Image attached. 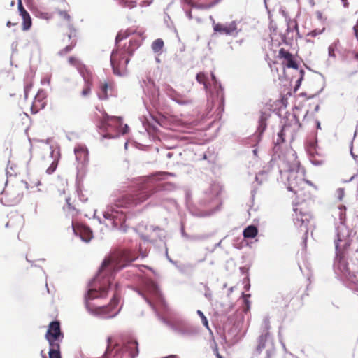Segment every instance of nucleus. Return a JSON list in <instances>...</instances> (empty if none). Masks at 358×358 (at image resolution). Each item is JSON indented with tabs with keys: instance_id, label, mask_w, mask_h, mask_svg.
Masks as SVG:
<instances>
[{
	"instance_id": "obj_9",
	"label": "nucleus",
	"mask_w": 358,
	"mask_h": 358,
	"mask_svg": "<svg viewBox=\"0 0 358 358\" xmlns=\"http://www.w3.org/2000/svg\"><path fill=\"white\" fill-rule=\"evenodd\" d=\"M129 61V57L125 58V55L122 54L118 48L113 49L110 58L113 73L120 77L124 76L127 74L126 67Z\"/></svg>"
},
{
	"instance_id": "obj_18",
	"label": "nucleus",
	"mask_w": 358,
	"mask_h": 358,
	"mask_svg": "<svg viewBox=\"0 0 358 358\" xmlns=\"http://www.w3.org/2000/svg\"><path fill=\"white\" fill-rule=\"evenodd\" d=\"M76 159L82 166H85L89 162V151L86 146L78 145L74 148Z\"/></svg>"
},
{
	"instance_id": "obj_15",
	"label": "nucleus",
	"mask_w": 358,
	"mask_h": 358,
	"mask_svg": "<svg viewBox=\"0 0 358 358\" xmlns=\"http://www.w3.org/2000/svg\"><path fill=\"white\" fill-rule=\"evenodd\" d=\"M221 192V187L217 183H212L209 188L204 192L205 198L201 199V204L206 206L216 199Z\"/></svg>"
},
{
	"instance_id": "obj_58",
	"label": "nucleus",
	"mask_w": 358,
	"mask_h": 358,
	"mask_svg": "<svg viewBox=\"0 0 358 358\" xmlns=\"http://www.w3.org/2000/svg\"><path fill=\"white\" fill-rule=\"evenodd\" d=\"M303 80H302V78H299L298 80L296 81L294 89V92H296L298 90V89L300 87Z\"/></svg>"
},
{
	"instance_id": "obj_8",
	"label": "nucleus",
	"mask_w": 358,
	"mask_h": 358,
	"mask_svg": "<svg viewBox=\"0 0 358 358\" xmlns=\"http://www.w3.org/2000/svg\"><path fill=\"white\" fill-rule=\"evenodd\" d=\"M263 350L266 353L264 358H272L275 355L274 343L268 331H265L257 338V345L251 358H258Z\"/></svg>"
},
{
	"instance_id": "obj_43",
	"label": "nucleus",
	"mask_w": 358,
	"mask_h": 358,
	"mask_svg": "<svg viewBox=\"0 0 358 358\" xmlns=\"http://www.w3.org/2000/svg\"><path fill=\"white\" fill-rule=\"evenodd\" d=\"M267 173L265 171H259L255 176V180L261 185L266 180Z\"/></svg>"
},
{
	"instance_id": "obj_53",
	"label": "nucleus",
	"mask_w": 358,
	"mask_h": 358,
	"mask_svg": "<svg viewBox=\"0 0 358 358\" xmlns=\"http://www.w3.org/2000/svg\"><path fill=\"white\" fill-rule=\"evenodd\" d=\"M213 352L215 355L216 358H224V357L221 354H220L217 345L216 344L215 345V347L213 348Z\"/></svg>"
},
{
	"instance_id": "obj_44",
	"label": "nucleus",
	"mask_w": 358,
	"mask_h": 358,
	"mask_svg": "<svg viewBox=\"0 0 358 358\" xmlns=\"http://www.w3.org/2000/svg\"><path fill=\"white\" fill-rule=\"evenodd\" d=\"M286 67L289 69H299V64L298 62L294 59V57H291L287 61V63L285 64Z\"/></svg>"
},
{
	"instance_id": "obj_52",
	"label": "nucleus",
	"mask_w": 358,
	"mask_h": 358,
	"mask_svg": "<svg viewBox=\"0 0 358 358\" xmlns=\"http://www.w3.org/2000/svg\"><path fill=\"white\" fill-rule=\"evenodd\" d=\"M59 15L68 21H70L71 20V16L65 10H60L59 12Z\"/></svg>"
},
{
	"instance_id": "obj_32",
	"label": "nucleus",
	"mask_w": 358,
	"mask_h": 358,
	"mask_svg": "<svg viewBox=\"0 0 358 358\" xmlns=\"http://www.w3.org/2000/svg\"><path fill=\"white\" fill-rule=\"evenodd\" d=\"M22 30L28 31L32 25L31 18L29 13L24 14L22 17Z\"/></svg>"
},
{
	"instance_id": "obj_60",
	"label": "nucleus",
	"mask_w": 358,
	"mask_h": 358,
	"mask_svg": "<svg viewBox=\"0 0 358 358\" xmlns=\"http://www.w3.org/2000/svg\"><path fill=\"white\" fill-rule=\"evenodd\" d=\"M338 199L340 201L342 200L343 196H344V189L342 188L338 189Z\"/></svg>"
},
{
	"instance_id": "obj_41",
	"label": "nucleus",
	"mask_w": 358,
	"mask_h": 358,
	"mask_svg": "<svg viewBox=\"0 0 358 358\" xmlns=\"http://www.w3.org/2000/svg\"><path fill=\"white\" fill-rule=\"evenodd\" d=\"M196 313H197V315L201 317L203 325V326H204L207 329H208L209 331H210V327H209V324H208V320L207 317L205 316V315L203 314V313L201 310H198L196 311Z\"/></svg>"
},
{
	"instance_id": "obj_28",
	"label": "nucleus",
	"mask_w": 358,
	"mask_h": 358,
	"mask_svg": "<svg viewBox=\"0 0 358 358\" xmlns=\"http://www.w3.org/2000/svg\"><path fill=\"white\" fill-rule=\"evenodd\" d=\"M134 34L135 31L130 29L120 31L115 37V45H117V44L123 39L127 38Z\"/></svg>"
},
{
	"instance_id": "obj_7",
	"label": "nucleus",
	"mask_w": 358,
	"mask_h": 358,
	"mask_svg": "<svg viewBox=\"0 0 358 358\" xmlns=\"http://www.w3.org/2000/svg\"><path fill=\"white\" fill-rule=\"evenodd\" d=\"M345 251L336 252V257L334 262V270L335 274L340 278L345 285V282L357 279V273L351 272L348 268V264L345 259Z\"/></svg>"
},
{
	"instance_id": "obj_54",
	"label": "nucleus",
	"mask_w": 358,
	"mask_h": 358,
	"mask_svg": "<svg viewBox=\"0 0 358 358\" xmlns=\"http://www.w3.org/2000/svg\"><path fill=\"white\" fill-rule=\"evenodd\" d=\"M243 283L245 284L244 285V288L245 290H249L250 288V282H249V277L248 276H246L244 279H243Z\"/></svg>"
},
{
	"instance_id": "obj_51",
	"label": "nucleus",
	"mask_w": 358,
	"mask_h": 358,
	"mask_svg": "<svg viewBox=\"0 0 358 358\" xmlns=\"http://www.w3.org/2000/svg\"><path fill=\"white\" fill-rule=\"evenodd\" d=\"M206 292L204 293V296L206 299H208L209 301L212 299V292L210 289V288L206 285H204Z\"/></svg>"
},
{
	"instance_id": "obj_48",
	"label": "nucleus",
	"mask_w": 358,
	"mask_h": 358,
	"mask_svg": "<svg viewBox=\"0 0 358 358\" xmlns=\"http://www.w3.org/2000/svg\"><path fill=\"white\" fill-rule=\"evenodd\" d=\"M46 97V92L44 90L41 89L38 91V93L36 94L35 96V99L41 101Z\"/></svg>"
},
{
	"instance_id": "obj_2",
	"label": "nucleus",
	"mask_w": 358,
	"mask_h": 358,
	"mask_svg": "<svg viewBox=\"0 0 358 358\" xmlns=\"http://www.w3.org/2000/svg\"><path fill=\"white\" fill-rule=\"evenodd\" d=\"M169 176H173L169 172H158L155 177L138 187L134 194H125L115 200L114 204L107 206V210L103 212V224L106 227L114 229H120L126 222L125 213L120 208H131L138 203L143 202L155 193L171 192L175 189L171 182H157V180H164ZM100 224L103 222L97 217Z\"/></svg>"
},
{
	"instance_id": "obj_11",
	"label": "nucleus",
	"mask_w": 358,
	"mask_h": 358,
	"mask_svg": "<svg viewBox=\"0 0 358 358\" xmlns=\"http://www.w3.org/2000/svg\"><path fill=\"white\" fill-rule=\"evenodd\" d=\"M45 338L48 343H50V341H51V343H60L64 338V334L62 331L59 320H53L49 324Z\"/></svg>"
},
{
	"instance_id": "obj_36",
	"label": "nucleus",
	"mask_w": 358,
	"mask_h": 358,
	"mask_svg": "<svg viewBox=\"0 0 358 358\" xmlns=\"http://www.w3.org/2000/svg\"><path fill=\"white\" fill-rule=\"evenodd\" d=\"M345 286L353 292L358 293V273H357V279H353L348 282H345Z\"/></svg>"
},
{
	"instance_id": "obj_31",
	"label": "nucleus",
	"mask_w": 358,
	"mask_h": 358,
	"mask_svg": "<svg viewBox=\"0 0 358 358\" xmlns=\"http://www.w3.org/2000/svg\"><path fill=\"white\" fill-rule=\"evenodd\" d=\"M164 45V41L162 38H157L152 42L151 47L155 53L159 54L161 53Z\"/></svg>"
},
{
	"instance_id": "obj_27",
	"label": "nucleus",
	"mask_w": 358,
	"mask_h": 358,
	"mask_svg": "<svg viewBox=\"0 0 358 358\" xmlns=\"http://www.w3.org/2000/svg\"><path fill=\"white\" fill-rule=\"evenodd\" d=\"M187 208L189 212L190 213V214L194 217H206V216H208L210 215V213L200 210L196 207H195L193 204H191V205L187 206Z\"/></svg>"
},
{
	"instance_id": "obj_57",
	"label": "nucleus",
	"mask_w": 358,
	"mask_h": 358,
	"mask_svg": "<svg viewBox=\"0 0 358 358\" xmlns=\"http://www.w3.org/2000/svg\"><path fill=\"white\" fill-rule=\"evenodd\" d=\"M166 256L167 259L169 261V262H171L172 264H173L176 266V268H177V265H178V262L174 261L171 258H170V257L168 255V249L166 247Z\"/></svg>"
},
{
	"instance_id": "obj_47",
	"label": "nucleus",
	"mask_w": 358,
	"mask_h": 358,
	"mask_svg": "<svg viewBox=\"0 0 358 358\" xmlns=\"http://www.w3.org/2000/svg\"><path fill=\"white\" fill-rule=\"evenodd\" d=\"M159 96V92L158 89H155L152 92L150 100L152 103H156L158 102V99Z\"/></svg>"
},
{
	"instance_id": "obj_34",
	"label": "nucleus",
	"mask_w": 358,
	"mask_h": 358,
	"mask_svg": "<svg viewBox=\"0 0 358 358\" xmlns=\"http://www.w3.org/2000/svg\"><path fill=\"white\" fill-rule=\"evenodd\" d=\"M161 205L164 206V208L176 207L177 203L175 199L172 198L164 197L162 196H161Z\"/></svg>"
},
{
	"instance_id": "obj_56",
	"label": "nucleus",
	"mask_w": 358,
	"mask_h": 358,
	"mask_svg": "<svg viewBox=\"0 0 358 358\" xmlns=\"http://www.w3.org/2000/svg\"><path fill=\"white\" fill-rule=\"evenodd\" d=\"M185 201L187 206L192 204L191 202V194L189 192H187L185 194Z\"/></svg>"
},
{
	"instance_id": "obj_4",
	"label": "nucleus",
	"mask_w": 358,
	"mask_h": 358,
	"mask_svg": "<svg viewBox=\"0 0 358 358\" xmlns=\"http://www.w3.org/2000/svg\"><path fill=\"white\" fill-rule=\"evenodd\" d=\"M106 349L102 358H124L127 355L130 358H136L139 353L138 343L135 339L122 341V343L115 342L113 337L106 338Z\"/></svg>"
},
{
	"instance_id": "obj_25",
	"label": "nucleus",
	"mask_w": 358,
	"mask_h": 358,
	"mask_svg": "<svg viewBox=\"0 0 358 358\" xmlns=\"http://www.w3.org/2000/svg\"><path fill=\"white\" fill-rule=\"evenodd\" d=\"M49 345V358H62L60 352V343H51V341H50Z\"/></svg>"
},
{
	"instance_id": "obj_5",
	"label": "nucleus",
	"mask_w": 358,
	"mask_h": 358,
	"mask_svg": "<svg viewBox=\"0 0 358 358\" xmlns=\"http://www.w3.org/2000/svg\"><path fill=\"white\" fill-rule=\"evenodd\" d=\"M99 128L103 133L102 138H115L120 134L124 135L129 131L128 125H123L122 117L110 116L106 113H104L103 118L100 120Z\"/></svg>"
},
{
	"instance_id": "obj_61",
	"label": "nucleus",
	"mask_w": 358,
	"mask_h": 358,
	"mask_svg": "<svg viewBox=\"0 0 358 358\" xmlns=\"http://www.w3.org/2000/svg\"><path fill=\"white\" fill-rule=\"evenodd\" d=\"M313 157H310V162L313 164L315 165V166H320L322 164V161H319V160H315V159H313Z\"/></svg>"
},
{
	"instance_id": "obj_50",
	"label": "nucleus",
	"mask_w": 358,
	"mask_h": 358,
	"mask_svg": "<svg viewBox=\"0 0 358 358\" xmlns=\"http://www.w3.org/2000/svg\"><path fill=\"white\" fill-rule=\"evenodd\" d=\"M69 29L70 30V33L68 34V37L69 39H71L72 37H75L76 35V30L73 27V26L71 24H69Z\"/></svg>"
},
{
	"instance_id": "obj_62",
	"label": "nucleus",
	"mask_w": 358,
	"mask_h": 358,
	"mask_svg": "<svg viewBox=\"0 0 358 358\" xmlns=\"http://www.w3.org/2000/svg\"><path fill=\"white\" fill-rule=\"evenodd\" d=\"M240 271L243 275L248 276V268L245 266L240 267Z\"/></svg>"
},
{
	"instance_id": "obj_33",
	"label": "nucleus",
	"mask_w": 358,
	"mask_h": 358,
	"mask_svg": "<svg viewBox=\"0 0 358 358\" xmlns=\"http://www.w3.org/2000/svg\"><path fill=\"white\" fill-rule=\"evenodd\" d=\"M150 230L152 231L153 235L156 236L160 241H162L166 236V231L159 227L150 226Z\"/></svg>"
},
{
	"instance_id": "obj_26",
	"label": "nucleus",
	"mask_w": 358,
	"mask_h": 358,
	"mask_svg": "<svg viewBox=\"0 0 358 358\" xmlns=\"http://www.w3.org/2000/svg\"><path fill=\"white\" fill-rule=\"evenodd\" d=\"M257 234L258 229L253 224L248 225L243 231V235L245 238H254Z\"/></svg>"
},
{
	"instance_id": "obj_46",
	"label": "nucleus",
	"mask_w": 358,
	"mask_h": 358,
	"mask_svg": "<svg viewBox=\"0 0 358 358\" xmlns=\"http://www.w3.org/2000/svg\"><path fill=\"white\" fill-rule=\"evenodd\" d=\"M75 45H76V43L72 42L70 45H66L65 48H64L62 50H61L59 52V54L60 55H64L71 52L72 50V49L73 48V47L75 46Z\"/></svg>"
},
{
	"instance_id": "obj_39",
	"label": "nucleus",
	"mask_w": 358,
	"mask_h": 358,
	"mask_svg": "<svg viewBox=\"0 0 358 358\" xmlns=\"http://www.w3.org/2000/svg\"><path fill=\"white\" fill-rule=\"evenodd\" d=\"M339 43V40H336L334 43H332L328 48V55L330 57H336L335 50L337 49L338 45Z\"/></svg>"
},
{
	"instance_id": "obj_29",
	"label": "nucleus",
	"mask_w": 358,
	"mask_h": 358,
	"mask_svg": "<svg viewBox=\"0 0 358 358\" xmlns=\"http://www.w3.org/2000/svg\"><path fill=\"white\" fill-rule=\"evenodd\" d=\"M180 232H181L182 236L188 240L198 241V240H203L205 238V236H202V235L190 236V235L187 234L185 231V224L183 222H181Z\"/></svg>"
},
{
	"instance_id": "obj_12",
	"label": "nucleus",
	"mask_w": 358,
	"mask_h": 358,
	"mask_svg": "<svg viewBox=\"0 0 358 358\" xmlns=\"http://www.w3.org/2000/svg\"><path fill=\"white\" fill-rule=\"evenodd\" d=\"M287 190L295 194H298L299 191L302 189L301 186L304 184V179L302 176H298V171L293 169H289L287 171Z\"/></svg>"
},
{
	"instance_id": "obj_6",
	"label": "nucleus",
	"mask_w": 358,
	"mask_h": 358,
	"mask_svg": "<svg viewBox=\"0 0 358 358\" xmlns=\"http://www.w3.org/2000/svg\"><path fill=\"white\" fill-rule=\"evenodd\" d=\"M340 222L336 227L335 252L346 251L352 242L350 230L345 224V215L340 213Z\"/></svg>"
},
{
	"instance_id": "obj_24",
	"label": "nucleus",
	"mask_w": 358,
	"mask_h": 358,
	"mask_svg": "<svg viewBox=\"0 0 358 358\" xmlns=\"http://www.w3.org/2000/svg\"><path fill=\"white\" fill-rule=\"evenodd\" d=\"M196 267V264L192 263L178 264L177 269L178 271L184 275H190L193 273Z\"/></svg>"
},
{
	"instance_id": "obj_1",
	"label": "nucleus",
	"mask_w": 358,
	"mask_h": 358,
	"mask_svg": "<svg viewBox=\"0 0 358 358\" xmlns=\"http://www.w3.org/2000/svg\"><path fill=\"white\" fill-rule=\"evenodd\" d=\"M138 259L135 252L129 248L121 250L116 259L110 265L107 260H103L96 275L89 282L85 294V306L87 312L101 319H110L116 317L121 310V307L113 313L120 299V285L116 283L114 294L109 304L92 308L90 301L98 298H104L112 288V280L119 271L129 266Z\"/></svg>"
},
{
	"instance_id": "obj_30",
	"label": "nucleus",
	"mask_w": 358,
	"mask_h": 358,
	"mask_svg": "<svg viewBox=\"0 0 358 358\" xmlns=\"http://www.w3.org/2000/svg\"><path fill=\"white\" fill-rule=\"evenodd\" d=\"M221 0H213L210 3L206 4V3H194L191 4V6L194 8L199 9V10H207L210 9L212 7L217 5L218 3H220Z\"/></svg>"
},
{
	"instance_id": "obj_40",
	"label": "nucleus",
	"mask_w": 358,
	"mask_h": 358,
	"mask_svg": "<svg viewBox=\"0 0 358 358\" xmlns=\"http://www.w3.org/2000/svg\"><path fill=\"white\" fill-rule=\"evenodd\" d=\"M119 3L124 8H133L136 6V2L134 0H120Z\"/></svg>"
},
{
	"instance_id": "obj_64",
	"label": "nucleus",
	"mask_w": 358,
	"mask_h": 358,
	"mask_svg": "<svg viewBox=\"0 0 358 358\" xmlns=\"http://www.w3.org/2000/svg\"><path fill=\"white\" fill-rule=\"evenodd\" d=\"M90 92V87H85L82 91V95L83 96H86V95L89 94Z\"/></svg>"
},
{
	"instance_id": "obj_21",
	"label": "nucleus",
	"mask_w": 358,
	"mask_h": 358,
	"mask_svg": "<svg viewBox=\"0 0 358 358\" xmlns=\"http://www.w3.org/2000/svg\"><path fill=\"white\" fill-rule=\"evenodd\" d=\"M166 94L171 99H172L179 105H187L190 103V101L187 99H184L183 96L180 94L178 93L172 87H169V89H167Z\"/></svg>"
},
{
	"instance_id": "obj_3",
	"label": "nucleus",
	"mask_w": 358,
	"mask_h": 358,
	"mask_svg": "<svg viewBox=\"0 0 358 358\" xmlns=\"http://www.w3.org/2000/svg\"><path fill=\"white\" fill-rule=\"evenodd\" d=\"M145 289L152 299H150L141 290H137L138 294L141 296L152 308L157 318L171 329L173 332L185 338L193 337L198 334L197 328L194 327L186 320L181 317H172L169 319L159 313L157 310V306L166 308V303L159 287L155 281L151 279L147 280L145 282Z\"/></svg>"
},
{
	"instance_id": "obj_13",
	"label": "nucleus",
	"mask_w": 358,
	"mask_h": 358,
	"mask_svg": "<svg viewBox=\"0 0 358 358\" xmlns=\"http://www.w3.org/2000/svg\"><path fill=\"white\" fill-rule=\"evenodd\" d=\"M295 212V217L293 218L294 223L296 227H300L302 231H304V236L303 237V244L304 248L306 247L307 234H308V224L309 223L311 215L308 213H303L299 211L297 213L298 208H294Z\"/></svg>"
},
{
	"instance_id": "obj_20",
	"label": "nucleus",
	"mask_w": 358,
	"mask_h": 358,
	"mask_svg": "<svg viewBox=\"0 0 358 358\" xmlns=\"http://www.w3.org/2000/svg\"><path fill=\"white\" fill-rule=\"evenodd\" d=\"M69 62L70 64L77 66V69H78L80 75L83 77L84 80L87 83V75L88 74V71L86 69L85 65L82 64L75 57H72V56L69 57Z\"/></svg>"
},
{
	"instance_id": "obj_63",
	"label": "nucleus",
	"mask_w": 358,
	"mask_h": 358,
	"mask_svg": "<svg viewBox=\"0 0 358 358\" xmlns=\"http://www.w3.org/2000/svg\"><path fill=\"white\" fill-rule=\"evenodd\" d=\"M353 30L355 32V36L357 38H358V20H357V24L353 27Z\"/></svg>"
},
{
	"instance_id": "obj_37",
	"label": "nucleus",
	"mask_w": 358,
	"mask_h": 358,
	"mask_svg": "<svg viewBox=\"0 0 358 358\" xmlns=\"http://www.w3.org/2000/svg\"><path fill=\"white\" fill-rule=\"evenodd\" d=\"M111 89V87L108 85L107 83H103L101 87V94H99V98L101 100L108 99V90Z\"/></svg>"
},
{
	"instance_id": "obj_17",
	"label": "nucleus",
	"mask_w": 358,
	"mask_h": 358,
	"mask_svg": "<svg viewBox=\"0 0 358 358\" xmlns=\"http://www.w3.org/2000/svg\"><path fill=\"white\" fill-rule=\"evenodd\" d=\"M271 115L268 113L262 111L258 119V125L255 132V138L257 141H260L262 136L267 128V120Z\"/></svg>"
},
{
	"instance_id": "obj_14",
	"label": "nucleus",
	"mask_w": 358,
	"mask_h": 358,
	"mask_svg": "<svg viewBox=\"0 0 358 358\" xmlns=\"http://www.w3.org/2000/svg\"><path fill=\"white\" fill-rule=\"evenodd\" d=\"M238 22L236 20L227 24L215 23L213 21V30L222 35L232 36L236 37L241 29H238Z\"/></svg>"
},
{
	"instance_id": "obj_22",
	"label": "nucleus",
	"mask_w": 358,
	"mask_h": 358,
	"mask_svg": "<svg viewBox=\"0 0 358 358\" xmlns=\"http://www.w3.org/2000/svg\"><path fill=\"white\" fill-rule=\"evenodd\" d=\"M317 148L318 143L317 138H315L313 140H309L306 142V149L310 157H314L315 155H318L317 150Z\"/></svg>"
},
{
	"instance_id": "obj_45",
	"label": "nucleus",
	"mask_w": 358,
	"mask_h": 358,
	"mask_svg": "<svg viewBox=\"0 0 358 358\" xmlns=\"http://www.w3.org/2000/svg\"><path fill=\"white\" fill-rule=\"evenodd\" d=\"M293 55L290 53L289 51L285 50L284 48H280L279 50V57L280 58H283L286 59L287 61L292 57Z\"/></svg>"
},
{
	"instance_id": "obj_16",
	"label": "nucleus",
	"mask_w": 358,
	"mask_h": 358,
	"mask_svg": "<svg viewBox=\"0 0 358 358\" xmlns=\"http://www.w3.org/2000/svg\"><path fill=\"white\" fill-rule=\"evenodd\" d=\"M143 39V34L138 33L134 38L130 39L129 45L127 47L124 46L120 52L124 55L132 56L134 51L141 45Z\"/></svg>"
},
{
	"instance_id": "obj_59",
	"label": "nucleus",
	"mask_w": 358,
	"mask_h": 358,
	"mask_svg": "<svg viewBox=\"0 0 358 358\" xmlns=\"http://www.w3.org/2000/svg\"><path fill=\"white\" fill-rule=\"evenodd\" d=\"M41 83L42 85H45V84L50 85V77L48 76V77L43 78L41 80Z\"/></svg>"
},
{
	"instance_id": "obj_19",
	"label": "nucleus",
	"mask_w": 358,
	"mask_h": 358,
	"mask_svg": "<svg viewBox=\"0 0 358 358\" xmlns=\"http://www.w3.org/2000/svg\"><path fill=\"white\" fill-rule=\"evenodd\" d=\"M73 230L74 234L79 236L83 242L89 243L93 238L92 230L87 225H82L78 229L73 227Z\"/></svg>"
},
{
	"instance_id": "obj_55",
	"label": "nucleus",
	"mask_w": 358,
	"mask_h": 358,
	"mask_svg": "<svg viewBox=\"0 0 358 358\" xmlns=\"http://www.w3.org/2000/svg\"><path fill=\"white\" fill-rule=\"evenodd\" d=\"M352 149H353V140H352L351 143H350V155L352 157V158L357 161L358 159V155H355L353 151H352Z\"/></svg>"
},
{
	"instance_id": "obj_35",
	"label": "nucleus",
	"mask_w": 358,
	"mask_h": 358,
	"mask_svg": "<svg viewBox=\"0 0 358 358\" xmlns=\"http://www.w3.org/2000/svg\"><path fill=\"white\" fill-rule=\"evenodd\" d=\"M285 124L282 125L280 130L278 132V138L275 141V145H279L285 142Z\"/></svg>"
},
{
	"instance_id": "obj_38",
	"label": "nucleus",
	"mask_w": 358,
	"mask_h": 358,
	"mask_svg": "<svg viewBox=\"0 0 358 358\" xmlns=\"http://www.w3.org/2000/svg\"><path fill=\"white\" fill-rule=\"evenodd\" d=\"M290 32H292V29L288 25L287 28L286 29V34L282 35V41L283 43H285L286 45H289L291 41L292 40L293 36H289Z\"/></svg>"
},
{
	"instance_id": "obj_42",
	"label": "nucleus",
	"mask_w": 358,
	"mask_h": 358,
	"mask_svg": "<svg viewBox=\"0 0 358 358\" xmlns=\"http://www.w3.org/2000/svg\"><path fill=\"white\" fill-rule=\"evenodd\" d=\"M59 159H55L49 167L46 169V173L49 175L53 173L57 167Z\"/></svg>"
},
{
	"instance_id": "obj_49",
	"label": "nucleus",
	"mask_w": 358,
	"mask_h": 358,
	"mask_svg": "<svg viewBox=\"0 0 358 358\" xmlns=\"http://www.w3.org/2000/svg\"><path fill=\"white\" fill-rule=\"evenodd\" d=\"M17 8L21 17L28 13L24 8L22 0H17Z\"/></svg>"
},
{
	"instance_id": "obj_23",
	"label": "nucleus",
	"mask_w": 358,
	"mask_h": 358,
	"mask_svg": "<svg viewBox=\"0 0 358 358\" xmlns=\"http://www.w3.org/2000/svg\"><path fill=\"white\" fill-rule=\"evenodd\" d=\"M196 80L199 83L204 86L205 90L210 92L211 85L209 83V78L206 73L203 71L199 72L196 76Z\"/></svg>"
},
{
	"instance_id": "obj_10",
	"label": "nucleus",
	"mask_w": 358,
	"mask_h": 358,
	"mask_svg": "<svg viewBox=\"0 0 358 358\" xmlns=\"http://www.w3.org/2000/svg\"><path fill=\"white\" fill-rule=\"evenodd\" d=\"M210 77L213 82V89L210 88V99L213 104L217 103L218 108L223 110L224 104V88L213 72L210 73Z\"/></svg>"
}]
</instances>
